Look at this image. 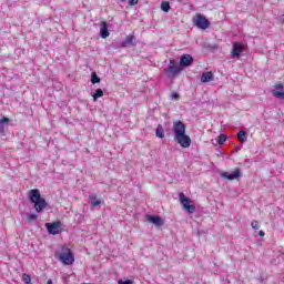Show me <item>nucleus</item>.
<instances>
[{"label":"nucleus","instance_id":"nucleus-26","mask_svg":"<svg viewBox=\"0 0 284 284\" xmlns=\"http://www.w3.org/2000/svg\"><path fill=\"white\" fill-rule=\"evenodd\" d=\"M118 283L119 284H134V282H132V280H125V281L120 280V281H118Z\"/></svg>","mask_w":284,"mask_h":284},{"label":"nucleus","instance_id":"nucleus-6","mask_svg":"<svg viewBox=\"0 0 284 284\" xmlns=\"http://www.w3.org/2000/svg\"><path fill=\"white\" fill-rule=\"evenodd\" d=\"M193 23L196 26V28H200V30H207V28H210V20H207V18L201 13H196L194 16Z\"/></svg>","mask_w":284,"mask_h":284},{"label":"nucleus","instance_id":"nucleus-32","mask_svg":"<svg viewBox=\"0 0 284 284\" xmlns=\"http://www.w3.org/2000/svg\"><path fill=\"white\" fill-rule=\"evenodd\" d=\"M47 284H52V280H49V281L47 282Z\"/></svg>","mask_w":284,"mask_h":284},{"label":"nucleus","instance_id":"nucleus-7","mask_svg":"<svg viewBox=\"0 0 284 284\" xmlns=\"http://www.w3.org/2000/svg\"><path fill=\"white\" fill-rule=\"evenodd\" d=\"M272 94L275 97V99H284V83L277 82L274 84Z\"/></svg>","mask_w":284,"mask_h":284},{"label":"nucleus","instance_id":"nucleus-23","mask_svg":"<svg viewBox=\"0 0 284 284\" xmlns=\"http://www.w3.org/2000/svg\"><path fill=\"white\" fill-rule=\"evenodd\" d=\"M22 281H24L27 284H30L32 283V277L28 273H23Z\"/></svg>","mask_w":284,"mask_h":284},{"label":"nucleus","instance_id":"nucleus-20","mask_svg":"<svg viewBox=\"0 0 284 284\" xmlns=\"http://www.w3.org/2000/svg\"><path fill=\"white\" fill-rule=\"evenodd\" d=\"M101 97H103V90L97 89L95 93L93 94V101H98L99 99H101Z\"/></svg>","mask_w":284,"mask_h":284},{"label":"nucleus","instance_id":"nucleus-12","mask_svg":"<svg viewBox=\"0 0 284 284\" xmlns=\"http://www.w3.org/2000/svg\"><path fill=\"white\" fill-rule=\"evenodd\" d=\"M239 176H241V169H235L233 173H222V179H226L227 181H234V179H239Z\"/></svg>","mask_w":284,"mask_h":284},{"label":"nucleus","instance_id":"nucleus-22","mask_svg":"<svg viewBox=\"0 0 284 284\" xmlns=\"http://www.w3.org/2000/svg\"><path fill=\"white\" fill-rule=\"evenodd\" d=\"M91 205L93 207L101 205V200L97 199V196L91 197Z\"/></svg>","mask_w":284,"mask_h":284},{"label":"nucleus","instance_id":"nucleus-29","mask_svg":"<svg viewBox=\"0 0 284 284\" xmlns=\"http://www.w3.org/2000/svg\"><path fill=\"white\" fill-rule=\"evenodd\" d=\"M129 6H139V0H129Z\"/></svg>","mask_w":284,"mask_h":284},{"label":"nucleus","instance_id":"nucleus-13","mask_svg":"<svg viewBox=\"0 0 284 284\" xmlns=\"http://www.w3.org/2000/svg\"><path fill=\"white\" fill-rule=\"evenodd\" d=\"M100 37L102 39H108V37H110V31L108 30V22L105 21L100 22Z\"/></svg>","mask_w":284,"mask_h":284},{"label":"nucleus","instance_id":"nucleus-30","mask_svg":"<svg viewBox=\"0 0 284 284\" xmlns=\"http://www.w3.org/2000/svg\"><path fill=\"white\" fill-rule=\"evenodd\" d=\"M280 23L284 24V14L280 17Z\"/></svg>","mask_w":284,"mask_h":284},{"label":"nucleus","instance_id":"nucleus-28","mask_svg":"<svg viewBox=\"0 0 284 284\" xmlns=\"http://www.w3.org/2000/svg\"><path fill=\"white\" fill-rule=\"evenodd\" d=\"M3 123H10V119L3 116V118L0 120V125H3Z\"/></svg>","mask_w":284,"mask_h":284},{"label":"nucleus","instance_id":"nucleus-8","mask_svg":"<svg viewBox=\"0 0 284 284\" xmlns=\"http://www.w3.org/2000/svg\"><path fill=\"white\" fill-rule=\"evenodd\" d=\"M245 50V48L240 42H234L232 50H231V57L232 59H240L241 53Z\"/></svg>","mask_w":284,"mask_h":284},{"label":"nucleus","instance_id":"nucleus-25","mask_svg":"<svg viewBox=\"0 0 284 284\" xmlns=\"http://www.w3.org/2000/svg\"><path fill=\"white\" fill-rule=\"evenodd\" d=\"M251 226L253 227V230H258V221L253 220V221L251 222Z\"/></svg>","mask_w":284,"mask_h":284},{"label":"nucleus","instance_id":"nucleus-17","mask_svg":"<svg viewBox=\"0 0 284 284\" xmlns=\"http://www.w3.org/2000/svg\"><path fill=\"white\" fill-rule=\"evenodd\" d=\"M247 131H240L237 133V140L240 141V143H245V141H247Z\"/></svg>","mask_w":284,"mask_h":284},{"label":"nucleus","instance_id":"nucleus-1","mask_svg":"<svg viewBox=\"0 0 284 284\" xmlns=\"http://www.w3.org/2000/svg\"><path fill=\"white\" fill-rule=\"evenodd\" d=\"M185 123L181 122V120L173 122L174 141H176L181 148L187 149L192 145V139H190V135L185 134Z\"/></svg>","mask_w":284,"mask_h":284},{"label":"nucleus","instance_id":"nucleus-9","mask_svg":"<svg viewBox=\"0 0 284 284\" xmlns=\"http://www.w3.org/2000/svg\"><path fill=\"white\" fill-rule=\"evenodd\" d=\"M45 227L49 232V234H53V236H57V234H60V227H61V222L55 221L53 223H47Z\"/></svg>","mask_w":284,"mask_h":284},{"label":"nucleus","instance_id":"nucleus-4","mask_svg":"<svg viewBox=\"0 0 284 284\" xmlns=\"http://www.w3.org/2000/svg\"><path fill=\"white\" fill-rule=\"evenodd\" d=\"M179 199L185 212H189V214H194V212H196V205L190 204L192 203V201L190 200V197L185 196V193L183 192L179 193Z\"/></svg>","mask_w":284,"mask_h":284},{"label":"nucleus","instance_id":"nucleus-10","mask_svg":"<svg viewBox=\"0 0 284 284\" xmlns=\"http://www.w3.org/2000/svg\"><path fill=\"white\" fill-rule=\"evenodd\" d=\"M146 220L150 223H153V225H155L156 227H163V225L165 224L163 219L161 216H156V215H148Z\"/></svg>","mask_w":284,"mask_h":284},{"label":"nucleus","instance_id":"nucleus-3","mask_svg":"<svg viewBox=\"0 0 284 284\" xmlns=\"http://www.w3.org/2000/svg\"><path fill=\"white\" fill-rule=\"evenodd\" d=\"M55 258H58L62 265H74V253L65 244L62 245L61 253H55Z\"/></svg>","mask_w":284,"mask_h":284},{"label":"nucleus","instance_id":"nucleus-27","mask_svg":"<svg viewBox=\"0 0 284 284\" xmlns=\"http://www.w3.org/2000/svg\"><path fill=\"white\" fill-rule=\"evenodd\" d=\"M180 97H181V95H179V93H176V92H173V93L171 94V98H172L174 101H179Z\"/></svg>","mask_w":284,"mask_h":284},{"label":"nucleus","instance_id":"nucleus-16","mask_svg":"<svg viewBox=\"0 0 284 284\" xmlns=\"http://www.w3.org/2000/svg\"><path fill=\"white\" fill-rule=\"evenodd\" d=\"M155 135L158 136V139H165V131L163 130V125H158L155 130Z\"/></svg>","mask_w":284,"mask_h":284},{"label":"nucleus","instance_id":"nucleus-31","mask_svg":"<svg viewBox=\"0 0 284 284\" xmlns=\"http://www.w3.org/2000/svg\"><path fill=\"white\" fill-rule=\"evenodd\" d=\"M258 236H265V232L264 231H260L258 232Z\"/></svg>","mask_w":284,"mask_h":284},{"label":"nucleus","instance_id":"nucleus-11","mask_svg":"<svg viewBox=\"0 0 284 284\" xmlns=\"http://www.w3.org/2000/svg\"><path fill=\"white\" fill-rule=\"evenodd\" d=\"M194 63V58H192L190 54H183L180 59V65L182 68H190Z\"/></svg>","mask_w":284,"mask_h":284},{"label":"nucleus","instance_id":"nucleus-2","mask_svg":"<svg viewBox=\"0 0 284 284\" xmlns=\"http://www.w3.org/2000/svg\"><path fill=\"white\" fill-rule=\"evenodd\" d=\"M29 200L33 203L36 212L41 213L48 207V202L41 196V192L38 189L29 191Z\"/></svg>","mask_w":284,"mask_h":284},{"label":"nucleus","instance_id":"nucleus-21","mask_svg":"<svg viewBox=\"0 0 284 284\" xmlns=\"http://www.w3.org/2000/svg\"><path fill=\"white\" fill-rule=\"evenodd\" d=\"M161 10H162L163 12H170V2H169V1H163V2L161 3Z\"/></svg>","mask_w":284,"mask_h":284},{"label":"nucleus","instance_id":"nucleus-15","mask_svg":"<svg viewBox=\"0 0 284 284\" xmlns=\"http://www.w3.org/2000/svg\"><path fill=\"white\" fill-rule=\"evenodd\" d=\"M202 83H209V81H214V73L212 71L204 72L201 77Z\"/></svg>","mask_w":284,"mask_h":284},{"label":"nucleus","instance_id":"nucleus-18","mask_svg":"<svg viewBox=\"0 0 284 284\" xmlns=\"http://www.w3.org/2000/svg\"><path fill=\"white\" fill-rule=\"evenodd\" d=\"M219 145H225V141H227L226 134H220L216 139Z\"/></svg>","mask_w":284,"mask_h":284},{"label":"nucleus","instance_id":"nucleus-24","mask_svg":"<svg viewBox=\"0 0 284 284\" xmlns=\"http://www.w3.org/2000/svg\"><path fill=\"white\" fill-rule=\"evenodd\" d=\"M27 221H37V215L34 213H31L27 216Z\"/></svg>","mask_w":284,"mask_h":284},{"label":"nucleus","instance_id":"nucleus-5","mask_svg":"<svg viewBox=\"0 0 284 284\" xmlns=\"http://www.w3.org/2000/svg\"><path fill=\"white\" fill-rule=\"evenodd\" d=\"M164 72L169 79H174L181 74V65L176 64V61L170 60V64L164 69Z\"/></svg>","mask_w":284,"mask_h":284},{"label":"nucleus","instance_id":"nucleus-19","mask_svg":"<svg viewBox=\"0 0 284 284\" xmlns=\"http://www.w3.org/2000/svg\"><path fill=\"white\" fill-rule=\"evenodd\" d=\"M91 83L93 85H95V83H101V78H99V75H97V72L91 73Z\"/></svg>","mask_w":284,"mask_h":284},{"label":"nucleus","instance_id":"nucleus-14","mask_svg":"<svg viewBox=\"0 0 284 284\" xmlns=\"http://www.w3.org/2000/svg\"><path fill=\"white\" fill-rule=\"evenodd\" d=\"M135 39L136 38L134 36H126L125 39L122 41L121 47L122 48H132V45H134Z\"/></svg>","mask_w":284,"mask_h":284}]
</instances>
